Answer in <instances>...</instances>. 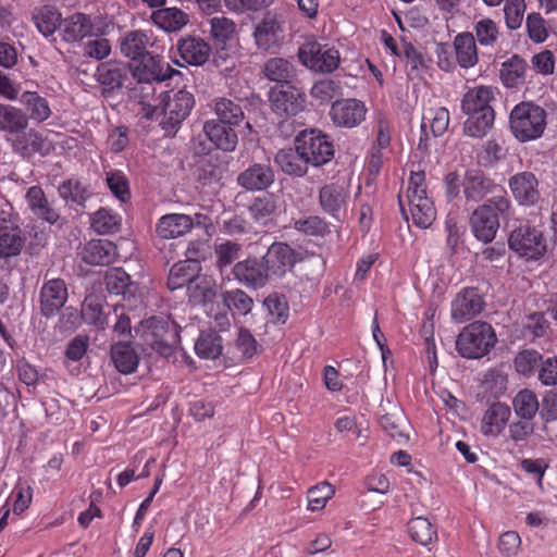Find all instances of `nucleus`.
<instances>
[{
    "label": "nucleus",
    "mask_w": 557,
    "mask_h": 557,
    "mask_svg": "<svg viewBox=\"0 0 557 557\" xmlns=\"http://www.w3.org/2000/svg\"><path fill=\"white\" fill-rule=\"evenodd\" d=\"M151 20L161 29L173 33L181 30L188 23L189 17L177 8H162L152 12Z\"/></svg>",
    "instance_id": "37"
},
{
    "label": "nucleus",
    "mask_w": 557,
    "mask_h": 557,
    "mask_svg": "<svg viewBox=\"0 0 557 557\" xmlns=\"http://www.w3.org/2000/svg\"><path fill=\"white\" fill-rule=\"evenodd\" d=\"M511 203L506 195H495L479 206L470 216L474 237L485 244L491 243L498 232L500 219L510 214Z\"/></svg>",
    "instance_id": "1"
},
{
    "label": "nucleus",
    "mask_w": 557,
    "mask_h": 557,
    "mask_svg": "<svg viewBox=\"0 0 557 557\" xmlns=\"http://www.w3.org/2000/svg\"><path fill=\"white\" fill-rule=\"evenodd\" d=\"M222 337L213 331L201 332L196 344V354L203 359H215L222 354Z\"/></svg>",
    "instance_id": "50"
},
{
    "label": "nucleus",
    "mask_w": 557,
    "mask_h": 557,
    "mask_svg": "<svg viewBox=\"0 0 557 557\" xmlns=\"http://www.w3.org/2000/svg\"><path fill=\"white\" fill-rule=\"evenodd\" d=\"M202 131L218 149L225 152H232L236 149L238 137L234 126L212 119L205 122Z\"/></svg>",
    "instance_id": "21"
},
{
    "label": "nucleus",
    "mask_w": 557,
    "mask_h": 557,
    "mask_svg": "<svg viewBox=\"0 0 557 557\" xmlns=\"http://www.w3.org/2000/svg\"><path fill=\"white\" fill-rule=\"evenodd\" d=\"M79 258L90 265H109L116 259V246L108 239H92L78 252Z\"/></svg>",
    "instance_id": "17"
},
{
    "label": "nucleus",
    "mask_w": 557,
    "mask_h": 557,
    "mask_svg": "<svg viewBox=\"0 0 557 557\" xmlns=\"http://www.w3.org/2000/svg\"><path fill=\"white\" fill-rule=\"evenodd\" d=\"M513 136L524 143L542 136L546 127L545 110L532 102H520L515 106L509 116Z\"/></svg>",
    "instance_id": "2"
},
{
    "label": "nucleus",
    "mask_w": 557,
    "mask_h": 557,
    "mask_svg": "<svg viewBox=\"0 0 557 557\" xmlns=\"http://www.w3.org/2000/svg\"><path fill=\"white\" fill-rule=\"evenodd\" d=\"M20 102L25 108L28 120L40 123L51 115L48 100L36 91H24L20 97Z\"/></svg>",
    "instance_id": "45"
},
{
    "label": "nucleus",
    "mask_w": 557,
    "mask_h": 557,
    "mask_svg": "<svg viewBox=\"0 0 557 557\" xmlns=\"http://www.w3.org/2000/svg\"><path fill=\"white\" fill-rule=\"evenodd\" d=\"M470 34L474 36L476 45L485 48H493L500 36L498 24L487 16L474 21Z\"/></svg>",
    "instance_id": "43"
},
{
    "label": "nucleus",
    "mask_w": 557,
    "mask_h": 557,
    "mask_svg": "<svg viewBox=\"0 0 557 557\" xmlns=\"http://www.w3.org/2000/svg\"><path fill=\"white\" fill-rule=\"evenodd\" d=\"M253 37L258 49L269 50L284 39V21L282 16L268 12L256 25Z\"/></svg>",
    "instance_id": "14"
},
{
    "label": "nucleus",
    "mask_w": 557,
    "mask_h": 557,
    "mask_svg": "<svg viewBox=\"0 0 557 557\" xmlns=\"http://www.w3.org/2000/svg\"><path fill=\"white\" fill-rule=\"evenodd\" d=\"M132 66V74L139 83L163 82L175 73L159 55L147 53Z\"/></svg>",
    "instance_id": "12"
},
{
    "label": "nucleus",
    "mask_w": 557,
    "mask_h": 557,
    "mask_svg": "<svg viewBox=\"0 0 557 557\" xmlns=\"http://www.w3.org/2000/svg\"><path fill=\"white\" fill-rule=\"evenodd\" d=\"M348 194L345 188L338 184H326L319 191V202L322 210L336 219L341 220L345 211Z\"/></svg>",
    "instance_id": "22"
},
{
    "label": "nucleus",
    "mask_w": 557,
    "mask_h": 557,
    "mask_svg": "<svg viewBox=\"0 0 557 557\" xmlns=\"http://www.w3.org/2000/svg\"><path fill=\"white\" fill-rule=\"evenodd\" d=\"M232 272L240 284L253 289L262 288L270 278L263 260L257 258L238 261L233 267Z\"/></svg>",
    "instance_id": "16"
},
{
    "label": "nucleus",
    "mask_w": 557,
    "mask_h": 557,
    "mask_svg": "<svg viewBox=\"0 0 557 557\" xmlns=\"http://www.w3.org/2000/svg\"><path fill=\"white\" fill-rule=\"evenodd\" d=\"M200 271V264L197 260H183L175 263L171 269L168 277V287L171 290L188 287V284L195 278Z\"/></svg>",
    "instance_id": "33"
},
{
    "label": "nucleus",
    "mask_w": 557,
    "mask_h": 557,
    "mask_svg": "<svg viewBox=\"0 0 557 557\" xmlns=\"http://www.w3.org/2000/svg\"><path fill=\"white\" fill-rule=\"evenodd\" d=\"M35 24L38 30L45 36L48 37L52 35L58 28L61 32V13L49 7H45L39 10V12L35 15Z\"/></svg>",
    "instance_id": "55"
},
{
    "label": "nucleus",
    "mask_w": 557,
    "mask_h": 557,
    "mask_svg": "<svg viewBox=\"0 0 557 557\" xmlns=\"http://www.w3.org/2000/svg\"><path fill=\"white\" fill-rule=\"evenodd\" d=\"M25 236L21 226L0 228V260L17 257L24 247Z\"/></svg>",
    "instance_id": "36"
},
{
    "label": "nucleus",
    "mask_w": 557,
    "mask_h": 557,
    "mask_svg": "<svg viewBox=\"0 0 557 557\" xmlns=\"http://www.w3.org/2000/svg\"><path fill=\"white\" fill-rule=\"evenodd\" d=\"M104 283L109 293L121 295L124 299L135 297L137 285L122 268H113L106 272Z\"/></svg>",
    "instance_id": "32"
},
{
    "label": "nucleus",
    "mask_w": 557,
    "mask_h": 557,
    "mask_svg": "<svg viewBox=\"0 0 557 557\" xmlns=\"http://www.w3.org/2000/svg\"><path fill=\"white\" fill-rule=\"evenodd\" d=\"M494 99L492 87L479 86L468 90L462 99L463 113H482L483 109H493L490 104Z\"/></svg>",
    "instance_id": "41"
},
{
    "label": "nucleus",
    "mask_w": 557,
    "mask_h": 557,
    "mask_svg": "<svg viewBox=\"0 0 557 557\" xmlns=\"http://www.w3.org/2000/svg\"><path fill=\"white\" fill-rule=\"evenodd\" d=\"M90 225L98 234H114L121 230L122 218L113 210L102 207L91 214Z\"/></svg>",
    "instance_id": "47"
},
{
    "label": "nucleus",
    "mask_w": 557,
    "mask_h": 557,
    "mask_svg": "<svg viewBox=\"0 0 557 557\" xmlns=\"http://www.w3.org/2000/svg\"><path fill=\"white\" fill-rule=\"evenodd\" d=\"M271 107L277 114L296 115L302 111L305 98L299 90L288 87L271 92Z\"/></svg>",
    "instance_id": "24"
},
{
    "label": "nucleus",
    "mask_w": 557,
    "mask_h": 557,
    "mask_svg": "<svg viewBox=\"0 0 557 557\" xmlns=\"http://www.w3.org/2000/svg\"><path fill=\"white\" fill-rule=\"evenodd\" d=\"M50 148V143H48L40 133L35 131H29L24 136V140L17 139L14 144V149L22 156H29L35 152L44 156L49 153Z\"/></svg>",
    "instance_id": "52"
},
{
    "label": "nucleus",
    "mask_w": 557,
    "mask_h": 557,
    "mask_svg": "<svg viewBox=\"0 0 557 557\" xmlns=\"http://www.w3.org/2000/svg\"><path fill=\"white\" fill-rule=\"evenodd\" d=\"M294 228L309 236H324L330 233L329 224L318 215L295 220Z\"/></svg>",
    "instance_id": "63"
},
{
    "label": "nucleus",
    "mask_w": 557,
    "mask_h": 557,
    "mask_svg": "<svg viewBox=\"0 0 557 557\" xmlns=\"http://www.w3.org/2000/svg\"><path fill=\"white\" fill-rule=\"evenodd\" d=\"M206 23L210 27V37L215 44H226L235 35V22L224 15L208 16Z\"/></svg>",
    "instance_id": "49"
},
{
    "label": "nucleus",
    "mask_w": 557,
    "mask_h": 557,
    "mask_svg": "<svg viewBox=\"0 0 557 557\" xmlns=\"http://www.w3.org/2000/svg\"><path fill=\"white\" fill-rule=\"evenodd\" d=\"M528 63L524 59L515 54L502 64L500 79L508 88H515L522 85L525 81Z\"/></svg>",
    "instance_id": "44"
},
{
    "label": "nucleus",
    "mask_w": 557,
    "mask_h": 557,
    "mask_svg": "<svg viewBox=\"0 0 557 557\" xmlns=\"http://www.w3.org/2000/svg\"><path fill=\"white\" fill-rule=\"evenodd\" d=\"M242 246L237 243L226 240L219 245H215V264L219 270H222L231 265L235 260L239 258Z\"/></svg>",
    "instance_id": "60"
},
{
    "label": "nucleus",
    "mask_w": 557,
    "mask_h": 557,
    "mask_svg": "<svg viewBox=\"0 0 557 557\" xmlns=\"http://www.w3.org/2000/svg\"><path fill=\"white\" fill-rule=\"evenodd\" d=\"M407 200L413 224L421 228L431 226L436 218L433 201L426 195L413 196V198H408Z\"/></svg>",
    "instance_id": "34"
},
{
    "label": "nucleus",
    "mask_w": 557,
    "mask_h": 557,
    "mask_svg": "<svg viewBox=\"0 0 557 557\" xmlns=\"http://www.w3.org/2000/svg\"><path fill=\"white\" fill-rule=\"evenodd\" d=\"M278 208V198L273 194H264L251 201L248 212L257 224L267 226L274 221Z\"/></svg>",
    "instance_id": "26"
},
{
    "label": "nucleus",
    "mask_w": 557,
    "mask_h": 557,
    "mask_svg": "<svg viewBox=\"0 0 557 557\" xmlns=\"http://www.w3.org/2000/svg\"><path fill=\"white\" fill-rule=\"evenodd\" d=\"M367 114L364 103L357 99H342L333 102L330 116L338 127L352 128L358 126Z\"/></svg>",
    "instance_id": "15"
},
{
    "label": "nucleus",
    "mask_w": 557,
    "mask_h": 557,
    "mask_svg": "<svg viewBox=\"0 0 557 557\" xmlns=\"http://www.w3.org/2000/svg\"><path fill=\"white\" fill-rule=\"evenodd\" d=\"M150 45V38L141 30L127 32L120 40V50L123 55L137 61L146 55L147 48Z\"/></svg>",
    "instance_id": "38"
},
{
    "label": "nucleus",
    "mask_w": 557,
    "mask_h": 557,
    "mask_svg": "<svg viewBox=\"0 0 557 557\" xmlns=\"http://www.w3.org/2000/svg\"><path fill=\"white\" fill-rule=\"evenodd\" d=\"M462 191L467 201L478 202L487 195H506L503 188L481 170H467L462 178Z\"/></svg>",
    "instance_id": "11"
},
{
    "label": "nucleus",
    "mask_w": 557,
    "mask_h": 557,
    "mask_svg": "<svg viewBox=\"0 0 557 557\" xmlns=\"http://www.w3.org/2000/svg\"><path fill=\"white\" fill-rule=\"evenodd\" d=\"M59 195L66 201L84 206L90 194L87 188L78 181L70 178L64 181L58 188Z\"/></svg>",
    "instance_id": "56"
},
{
    "label": "nucleus",
    "mask_w": 557,
    "mask_h": 557,
    "mask_svg": "<svg viewBox=\"0 0 557 557\" xmlns=\"http://www.w3.org/2000/svg\"><path fill=\"white\" fill-rule=\"evenodd\" d=\"M468 119L463 124L465 134L481 138L492 128L494 124L495 113L493 109H483L482 113H466Z\"/></svg>",
    "instance_id": "48"
},
{
    "label": "nucleus",
    "mask_w": 557,
    "mask_h": 557,
    "mask_svg": "<svg viewBox=\"0 0 557 557\" xmlns=\"http://www.w3.org/2000/svg\"><path fill=\"white\" fill-rule=\"evenodd\" d=\"M496 334L491 324L476 321L467 325L458 335L456 348L460 356L479 359L490 352L496 343Z\"/></svg>",
    "instance_id": "3"
},
{
    "label": "nucleus",
    "mask_w": 557,
    "mask_h": 557,
    "mask_svg": "<svg viewBox=\"0 0 557 557\" xmlns=\"http://www.w3.org/2000/svg\"><path fill=\"white\" fill-rule=\"evenodd\" d=\"M456 63L462 69H471L479 62L478 45L470 32L457 34L453 40Z\"/></svg>",
    "instance_id": "25"
},
{
    "label": "nucleus",
    "mask_w": 557,
    "mask_h": 557,
    "mask_svg": "<svg viewBox=\"0 0 557 557\" xmlns=\"http://www.w3.org/2000/svg\"><path fill=\"white\" fill-rule=\"evenodd\" d=\"M515 412L523 420L531 421L540 409V403L534 392L520 391L512 400Z\"/></svg>",
    "instance_id": "51"
},
{
    "label": "nucleus",
    "mask_w": 557,
    "mask_h": 557,
    "mask_svg": "<svg viewBox=\"0 0 557 557\" xmlns=\"http://www.w3.org/2000/svg\"><path fill=\"white\" fill-rule=\"evenodd\" d=\"M223 304L239 314H248L253 307V299L243 289L236 288L222 294Z\"/></svg>",
    "instance_id": "54"
},
{
    "label": "nucleus",
    "mask_w": 557,
    "mask_h": 557,
    "mask_svg": "<svg viewBox=\"0 0 557 557\" xmlns=\"http://www.w3.org/2000/svg\"><path fill=\"white\" fill-rule=\"evenodd\" d=\"M111 359L116 370L123 374L133 373L139 362V358L131 344L117 342L111 347Z\"/></svg>",
    "instance_id": "42"
},
{
    "label": "nucleus",
    "mask_w": 557,
    "mask_h": 557,
    "mask_svg": "<svg viewBox=\"0 0 557 557\" xmlns=\"http://www.w3.org/2000/svg\"><path fill=\"white\" fill-rule=\"evenodd\" d=\"M483 309V300L475 289L466 288L451 302V318L457 323L471 320Z\"/></svg>",
    "instance_id": "19"
},
{
    "label": "nucleus",
    "mask_w": 557,
    "mask_h": 557,
    "mask_svg": "<svg viewBox=\"0 0 557 557\" xmlns=\"http://www.w3.org/2000/svg\"><path fill=\"white\" fill-rule=\"evenodd\" d=\"M262 260L270 276L283 277L302 258L301 253L294 250L288 244L275 242L268 248Z\"/></svg>",
    "instance_id": "9"
},
{
    "label": "nucleus",
    "mask_w": 557,
    "mask_h": 557,
    "mask_svg": "<svg viewBox=\"0 0 557 557\" xmlns=\"http://www.w3.org/2000/svg\"><path fill=\"white\" fill-rule=\"evenodd\" d=\"M103 34V29L85 13L76 12L62 20L60 35L65 42H78L84 38L100 37Z\"/></svg>",
    "instance_id": "10"
},
{
    "label": "nucleus",
    "mask_w": 557,
    "mask_h": 557,
    "mask_svg": "<svg viewBox=\"0 0 557 557\" xmlns=\"http://www.w3.org/2000/svg\"><path fill=\"white\" fill-rule=\"evenodd\" d=\"M525 9L524 0H506L503 11L508 29L516 30L521 26Z\"/></svg>",
    "instance_id": "61"
},
{
    "label": "nucleus",
    "mask_w": 557,
    "mask_h": 557,
    "mask_svg": "<svg viewBox=\"0 0 557 557\" xmlns=\"http://www.w3.org/2000/svg\"><path fill=\"white\" fill-rule=\"evenodd\" d=\"M194 226L191 216L181 213L165 214L159 219L157 233L162 238H175L185 235Z\"/></svg>",
    "instance_id": "28"
},
{
    "label": "nucleus",
    "mask_w": 557,
    "mask_h": 557,
    "mask_svg": "<svg viewBox=\"0 0 557 557\" xmlns=\"http://www.w3.org/2000/svg\"><path fill=\"white\" fill-rule=\"evenodd\" d=\"M296 140L308 164L321 166L334 157L333 143L321 131H304L296 137Z\"/></svg>",
    "instance_id": "8"
},
{
    "label": "nucleus",
    "mask_w": 557,
    "mask_h": 557,
    "mask_svg": "<svg viewBox=\"0 0 557 557\" xmlns=\"http://www.w3.org/2000/svg\"><path fill=\"white\" fill-rule=\"evenodd\" d=\"M341 94V84L331 78L320 79L313 84L310 95L320 104L329 103Z\"/></svg>",
    "instance_id": "58"
},
{
    "label": "nucleus",
    "mask_w": 557,
    "mask_h": 557,
    "mask_svg": "<svg viewBox=\"0 0 557 557\" xmlns=\"http://www.w3.org/2000/svg\"><path fill=\"white\" fill-rule=\"evenodd\" d=\"M144 339L161 356L173 354L174 345L178 342V326L169 317H150L141 323Z\"/></svg>",
    "instance_id": "5"
},
{
    "label": "nucleus",
    "mask_w": 557,
    "mask_h": 557,
    "mask_svg": "<svg viewBox=\"0 0 557 557\" xmlns=\"http://www.w3.org/2000/svg\"><path fill=\"white\" fill-rule=\"evenodd\" d=\"M264 76L275 83L290 84L296 77L295 65L284 58H271L262 67Z\"/></svg>",
    "instance_id": "39"
},
{
    "label": "nucleus",
    "mask_w": 557,
    "mask_h": 557,
    "mask_svg": "<svg viewBox=\"0 0 557 557\" xmlns=\"http://www.w3.org/2000/svg\"><path fill=\"white\" fill-rule=\"evenodd\" d=\"M106 182L108 188L113 196L122 203H126L131 199V190L126 176L121 171H108L106 173Z\"/></svg>",
    "instance_id": "57"
},
{
    "label": "nucleus",
    "mask_w": 557,
    "mask_h": 557,
    "mask_svg": "<svg viewBox=\"0 0 557 557\" xmlns=\"http://www.w3.org/2000/svg\"><path fill=\"white\" fill-rule=\"evenodd\" d=\"M28 127V115L25 111L11 104L0 103V131L18 135Z\"/></svg>",
    "instance_id": "30"
},
{
    "label": "nucleus",
    "mask_w": 557,
    "mask_h": 557,
    "mask_svg": "<svg viewBox=\"0 0 557 557\" xmlns=\"http://www.w3.org/2000/svg\"><path fill=\"white\" fill-rule=\"evenodd\" d=\"M213 111L218 121L226 125L238 126L245 119L244 110L238 100L220 97L213 100Z\"/></svg>",
    "instance_id": "40"
},
{
    "label": "nucleus",
    "mask_w": 557,
    "mask_h": 557,
    "mask_svg": "<svg viewBox=\"0 0 557 557\" xmlns=\"http://www.w3.org/2000/svg\"><path fill=\"white\" fill-rule=\"evenodd\" d=\"M299 62L317 73H332L341 62L339 51L324 40L308 38L298 49Z\"/></svg>",
    "instance_id": "4"
},
{
    "label": "nucleus",
    "mask_w": 557,
    "mask_h": 557,
    "mask_svg": "<svg viewBox=\"0 0 557 557\" xmlns=\"http://www.w3.org/2000/svg\"><path fill=\"white\" fill-rule=\"evenodd\" d=\"M275 180L274 171L268 163H253L237 176V184L246 190L257 191L270 187Z\"/></svg>",
    "instance_id": "18"
},
{
    "label": "nucleus",
    "mask_w": 557,
    "mask_h": 557,
    "mask_svg": "<svg viewBox=\"0 0 557 557\" xmlns=\"http://www.w3.org/2000/svg\"><path fill=\"white\" fill-rule=\"evenodd\" d=\"M223 168L213 157L201 159L197 166V177L203 185L219 182L223 176Z\"/></svg>",
    "instance_id": "59"
},
{
    "label": "nucleus",
    "mask_w": 557,
    "mask_h": 557,
    "mask_svg": "<svg viewBox=\"0 0 557 557\" xmlns=\"http://www.w3.org/2000/svg\"><path fill=\"white\" fill-rule=\"evenodd\" d=\"M69 298L66 283L62 278H51L40 288V312L46 318L54 317L64 307Z\"/></svg>",
    "instance_id": "13"
},
{
    "label": "nucleus",
    "mask_w": 557,
    "mask_h": 557,
    "mask_svg": "<svg viewBox=\"0 0 557 557\" xmlns=\"http://www.w3.org/2000/svg\"><path fill=\"white\" fill-rule=\"evenodd\" d=\"M127 77V69L123 64L102 63L98 65L96 78L103 87V91H113L123 86Z\"/></svg>",
    "instance_id": "35"
},
{
    "label": "nucleus",
    "mask_w": 557,
    "mask_h": 557,
    "mask_svg": "<svg viewBox=\"0 0 557 557\" xmlns=\"http://www.w3.org/2000/svg\"><path fill=\"white\" fill-rule=\"evenodd\" d=\"M509 187L516 200L521 205H534L540 198L539 181L531 172H520L511 176Z\"/></svg>",
    "instance_id": "20"
},
{
    "label": "nucleus",
    "mask_w": 557,
    "mask_h": 557,
    "mask_svg": "<svg viewBox=\"0 0 557 557\" xmlns=\"http://www.w3.org/2000/svg\"><path fill=\"white\" fill-rule=\"evenodd\" d=\"M195 99L191 92L181 89L164 99L160 126L168 136H173L182 122L189 115Z\"/></svg>",
    "instance_id": "7"
},
{
    "label": "nucleus",
    "mask_w": 557,
    "mask_h": 557,
    "mask_svg": "<svg viewBox=\"0 0 557 557\" xmlns=\"http://www.w3.org/2000/svg\"><path fill=\"white\" fill-rule=\"evenodd\" d=\"M334 488L327 482H322L307 493L308 509L311 511L320 510L325 507L327 500L333 496Z\"/></svg>",
    "instance_id": "62"
},
{
    "label": "nucleus",
    "mask_w": 557,
    "mask_h": 557,
    "mask_svg": "<svg viewBox=\"0 0 557 557\" xmlns=\"http://www.w3.org/2000/svg\"><path fill=\"white\" fill-rule=\"evenodd\" d=\"M177 50L182 59L191 65L205 64L211 52L207 41L196 36H185L177 42Z\"/></svg>",
    "instance_id": "23"
},
{
    "label": "nucleus",
    "mask_w": 557,
    "mask_h": 557,
    "mask_svg": "<svg viewBox=\"0 0 557 557\" xmlns=\"http://www.w3.org/2000/svg\"><path fill=\"white\" fill-rule=\"evenodd\" d=\"M187 295L190 302L194 304H207L212 301L216 295V286L214 281L207 275L195 276V278L188 284Z\"/></svg>",
    "instance_id": "46"
},
{
    "label": "nucleus",
    "mask_w": 557,
    "mask_h": 557,
    "mask_svg": "<svg viewBox=\"0 0 557 557\" xmlns=\"http://www.w3.org/2000/svg\"><path fill=\"white\" fill-rule=\"evenodd\" d=\"M408 532L414 542L424 546L432 543L437 536L435 528L424 517L411 519L408 523Z\"/></svg>",
    "instance_id": "53"
},
{
    "label": "nucleus",
    "mask_w": 557,
    "mask_h": 557,
    "mask_svg": "<svg viewBox=\"0 0 557 557\" xmlns=\"http://www.w3.org/2000/svg\"><path fill=\"white\" fill-rule=\"evenodd\" d=\"M510 414V408L506 404H493L483 416L481 432L484 435L497 436L507 424Z\"/></svg>",
    "instance_id": "29"
},
{
    "label": "nucleus",
    "mask_w": 557,
    "mask_h": 557,
    "mask_svg": "<svg viewBox=\"0 0 557 557\" xmlns=\"http://www.w3.org/2000/svg\"><path fill=\"white\" fill-rule=\"evenodd\" d=\"M274 160L281 170L288 175L304 176L308 171L309 164L306 157L302 156L301 150H299V145L296 139L294 149H281L275 154Z\"/></svg>",
    "instance_id": "27"
},
{
    "label": "nucleus",
    "mask_w": 557,
    "mask_h": 557,
    "mask_svg": "<svg viewBox=\"0 0 557 557\" xmlns=\"http://www.w3.org/2000/svg\"><path fill=\"white\" fill-rule=\"evenodd\" d=\"M264 307L272 315L273 321L285 323L288 318V304L285 296L277 293L270 294L263 301Z\"/></svg>",
    "instance_id": "64"
},
{
    "label": "nucleus",
    "mask_w": 557,
    "mask_h": 557,
    "mask_svg": "<svg viewBox=\"0 0 557 557\" xmlns=\"http://www.w3.org/2000/svg\"><path fill=\"white\" fill-rule=\"evenodd\" d=\"M508 246L520 257L537 260L547 249V243L541 231L522 224L512 230L508 236Z\"/></svg>",
    "instance_id": "6"
},
{
    "label": "nucleus",
    "mask_w": 557,
    "mask_h": 557,
    "mask_svg": "<svg viewBox=\"0 0 557 557\" xmlns=\"http://www.w3.org/2000/svg\"><path fill=\"white\" fill-rule=\"evenodd\" d=\"M25 199L30 211L38 218L50 224L59 219V213L49 206L48 199L40 186H32L27 189Z\"/></svg>",
    "instance_id": "31"
}]
</instances>
